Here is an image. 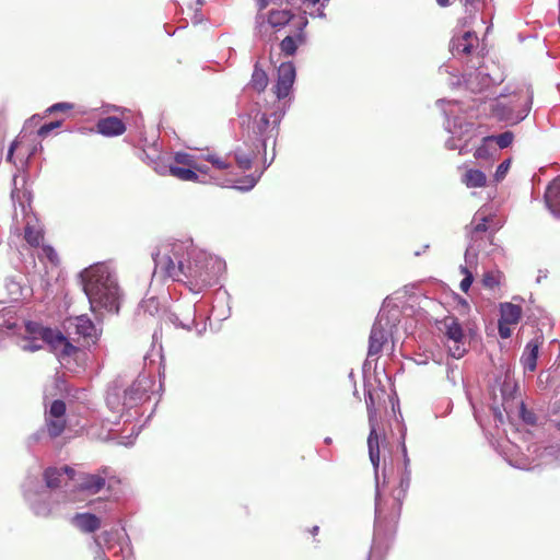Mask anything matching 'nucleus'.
Wrapping results in <instances>:
<instances>
[{"instance_id":"1","label":"nucleus","mask_w":560,"mask_h":560,"mask_svg":"<svg viewBox=\"0 0 560 560\" xmlns=\"http://www.w3.org/2000/svg\"><path fill=\"white\" fill-rule=\"evenodd\" d=\"M153 260L155 275L184 282L194 293L217 284L225 270L223 259L197 248L191 240L162 244Z\"/></svg>"},{"instance_id":"2","label":"nucleus","mask_w":560,"mask_h":560,"mask_svg":"<svg viewBox=\"0 0 560 560\" xmlns=\"http://www.w3.org/2000/svg\"><path fill=\"white\" fill-rule=\"evenodd\" d=\"M296 71L293 62H282L278 67L277 82L272 88L275 100L264 104L257 103L256 114L248 128L247 138L256 143L258 153H266L269 143L272 152H276V142L279 135V126L289 108V98L295 81Z\"/></svg>"},{"instance_id":"3","label":"nucleus","mask_w":560,"mask_h":560,"mask_svg":"<svg viewBox=\"0 0 560 560\" xmlns=\"http://www.w3.org/2000/svg\"><path fill=\"white\" fill-rule=\"evenodd\" d=\"M80 279L93 313H118L120 291L108 265L94 264L80 272Z\"/></svg>"},{"instance_id":"4","label":"nucleus","mask_w":560,"mask_h":560,"mask_svg":"<svg viewBox=\"0 0 560 560\" xmlns=\"http://www.w3.org/2000/svg\"><path fill=\"white\" fill-rule=\"evenodd\" d=\"M411 469L404 470L399 486L390 497L384 498L381 493L378 479L376 480L375 494V523L372 552L382 548L383 540L395 532L397 521L400 516L401 505L410 487Z\"/></svg>"},{"instance_id":"5","label":"nucleus","mask_w":560,"mask_h":560,"mask_svg":"<svg viewBox=\"0 0 560 560\" xmlns=\"http://www.w3.org/2000/svg\"><path fill=\"white\" fill-rule=\"evenodd\" d=\"M20 329H23L24 334L18 345L24 351H37L47 343L61 363L68 362L71 358L77 359L81 353L80 348L72 345L60 331L45 328L34 322L24 323Z\"/></svg>"},{"instance_id":"6","label":"nucleus","mask_w":560,"mask_h":560,"mask_svg":"<svg viewBox=\"0 0 560 560\" xmlns=\"http://www.w3.org/2000/svg\"><path fill=\"white\" fill-rule=\"evenodd\" d=\"M151 386L152 381L147 374H139L132 381L119 376L108 386L106 404L113 412L122 416L143 401Z\"/></svg>"},{"instance_id":"7","label":"nucleus","mask_w":560,"mask_h":560,"mask_svg":"<svg viewBox=\"0 0 560 560\" xmlns=\"http://www.w3.org/2000/svg\"><path fill=\"white\" fill-rule=\"evenodd\" d=\"M494 221L495 217L487 213L482 208L474 214L470 224L466 228L469 243L465 252V261L468 265L476 266L479 253L492 244L493 235L500 229L499 222Z\"/></svg>"},{"instance_id":"8","label":"nucleus","mask_w":560,"mask_h":560,"mask_svg":"<svg viewBox=\"0 0 560 560\" xmlns=\"http://www.w3.org/2000/svg\"><path fill=\"white\" fill-rule=\"evenodd\" d=\"M533 92L522 86L509 94H501L492 107L493 115L501 121L515 125L524 120L532 108Z\"/></svg>"},{"instance_id":"9","label":"nucleus","mask_w":560,"mask_h":560,"mask_svg":"<svg viewBox=\"0 0 560 560\" xmlns=\"http://www.w3.org/2000/svg\"><path fill=\"white\" fill-rule=\"evenodd\" d=\"M443 104L448 105V108L442 107V110L446 117V130L452 135L445 145L448 150H458L464 154L468 151V141L474 135V124L455 114L459 109L457 102L438 101V105Z\"/></svg>"},{"instance_id":"10","label":"nucleus","mask_w":560,"mask_h":560,"mask_svg":"<svg viewBox=\"0 0 560 560\" xmlns=\"http://www.w3.org/2000/svg\"><path fill=\"white\" fill-rule=\"evenodd\" d=\"M256 143L253 140H249V138H246V140L237 145V148L233 151V156L236 162V165L238 168L243 171H248L253 167L254 162L260 156L262 166L258 171L256 170L253 174L246 176L243 180H241V185L237 186V189L243 191L250 190L260 179L262 173L267 167L270 166L272 161L275 160L276 152H272V156L269 162H267L266 153H258L256 150Z\"/></svg>"},{"instance_id":"11","label":"nucleus","mask_w":560,"mask_h":560,"mask_svg":"<svg viewBox=\"0 0 560 560\" xmlns=\"http://www.w3.org/2000/svg\"><path fill=\"white\" fill-rule=\"evenodd\" d=\"M95 560H130L132 546L125 530L110 529L95 538Z\"/></svg>"},{"instance_id":"12","label":"nucleus","mask_w":560,"mask_h":560,"mask_svg":"<svg viewBox=\"0 0 560 560\" xmlns=\"http://www.w3.org/2000/svg\"><path fill=\"white\" fill-rule=\"evenodd\" d=\"M389 313H392L390 316L386 315L385 307L383 306L375 323L372 326L368 350V355L370 358L377 355L382 351L384 343L388 339V335L390 332L389 328L396 324L399 311L394 308L389 311Z\"/></svg>"},{"instance_id":"13","label":"nucleus","mask_w":560,"mask_h":560,"mask_svg":"<svg viewBox=\"0 0 560 560\" xmlns=\"http://www.w3.org/2000/svg\"><path fill=\"white\" fill-rule=\"evenodd\" d=\"M63 327L69 336H77L78 340H82L85 346L96 345L102 328L97 327L88 315L69 317L65 320Z\"/></svg>"},{"instance_id":"14","label":"nucleus","mask_w":560,"mask_h":560,"mask_svg":"<svg viewBox=\"0 0 560 560\" xmlns=\"http://www.w3.org/2000/svg\"><path fill=\"white\" fill-rule=\"evenodd\" d=\"M24 499L32 512L39 517H48L52 511L46 491L37 478L28 477L23 485Z\"/></svg>"},{"instance_id":"15","label":"nucleus","mask_w":560,"mask_h":560,"mask_svg":"<svg viewBox=\"0 0 560 560\" xmlns=\"http://www.w3.org/2000/svg\"><path fill=\"white\" fill-rule=\"evenodd\" d=\"M112 469L107 466H104L94 472H75L73 470V475H71L70 480L74 482V486L80 491L89 494H96L105 488L106 480L112 476Z\"/></svg>"},{"instance_id":"16","label":"nucleus","mask_w":560,"mask_h":560,"mask_svg":"<svg viewBox=\"0 0 560 560\" xmlns=\"http://www.w3.org/2000/svg\"><path fill=\"white\" fill-rule=\"evenodd\" d=\"M441 330L446 338V346L450 354L455 359H460L465 352V335L458 320L454 317H446L443 323Z\"/></svg>"},{"instance_id":"17","label":"nucleus","mask_w":560,"mask_h":560,"mask_svg":"<svg viewBox=\"0 0 560 560\" xmlns=\"http://www.w3.org/2000/svg\"><path fill=\"white\" fill-rule=\"evenodd\" d=\"M292 18L293 14L290 10H271L267 16L264 13H257L255 18V34L260 38H265L268 35L269 27H283Z\"/></svg>"},{"instance_id":"18","label":"nucleus","mask_w":560,"mask_h":560,"mask_svg":"<svg viewBox=\"0 0 560 560\" xmlns=\"http://www.w3.org/2000/svg\"><path fill=\"white\" fill-rule=\"evenodd\" d=\"M527 456L532 457L533 460H539L537 464L527 469L539 466L540 464H551L553 460L560 459V445L541 446L537 443L527 446Z\"/></svg>"},{"instance_id":"19","label":"nucleus","mask_w":560,"mask_h":560,"mask_svg":"<svg viewBox=\"0 0 560 560\" xmlns=\"http://www.w3.org/2000/svg\"><path fill=\"white\" fill-rule=\"evenodd\" d=\"M465 83L469 91L479 93L494 84L495 80L483 67H479L466 75Z\"/></svg>"},{"instance_id":"20","label":"nucleus","mask_w":560,"mask_h":560,"mask_svg":"<svg viewBox=\"0 0 560 560\" xmlns=\"http://www.w3.org/2000/svg\"><path fill=\"white\" fill-rule=\"evenodd\" d=\"M541 345V337H536L526 343L521 358L525 371L534 372L536 370L538 352Z\"/></svg>"},{"instance_id":"21","label":"nucleus","mask_w":560,"mask_h":560,"mask_svg":"<svg viewBox=\"0 0 560 560\" xmlns=\"http://www.w3.org/2000/svg\"><path fill=\"white\" fill-rule=\"evenodd\" d=\"M478 38L474 32L467 31L462 36L453 37L451 42V51L453 56L468 55L471 52Z\"/></svg>"},{"instance_id":"22","label":"nucleus","mask_w":560,"mask_h":560,"mask_svg":"<svg viewBox=\"0 0 560 560\" xmlns=\"http://www.w3.org/2000/svg\"><path fill=\"white\" fill-rule=\"evenodd\" d=\"M544 199L550 212L555 217L560 218V176L548 185Z\"/></svg>"},{"instance_id":"23","label":"nucleus","mask_w":560,"mask_h":560,"mask_svg":"<svg viewBox=\"0 0 560 560\" xmlns=\"http://www.w3.org/2000/svg\"><path fill=\"white\" fill-rule=\"evenodd\" d=\"M196 310L195 306H187L185 310H176L167 315V320L175 327L190 330L191 325L195 323Z\"/></svg>"},{"instance_id":"24","label":"nucleus","mask_w":560,"mask_h":560,"mask_svg":"<svg viewBox=\"0 0 560 560\" xmlns=\"http://www.w3.org/2000/svg\"><path fill=\"white\" fill-rule=\"evenodd\" d=\"M71 475H73V469L69 466H63L62 468L48 467L44 471V480L47 488L55 489L63 483L65 476L70 479Z\"/></svg>"},{"instance_id":"25","label":"nucleus","mask_w":560,"mask_h":560,"mask_svg":"<svg viewBox=\"0 0 560 560\" xmlns=\"http://www.w3.org/2000/svg\"><path fill=\"white\" fill-rule=\"evenodd\" d=\"M96 128L101 135L107 137L119 136L126 130L122 120L114 116L100 119Z\"/></svg>"},{"instance_id":"26","label":"nucleus","mask_w":560,"mask_h":560,"mask_svg":"<svg viewBox=\"0 0 560 560\" xmlns=\"http://www.w3.org/2000/svg\"><path fill=\"white\" fill-rule=\"evenodd\" d=\"M72 524L83 533H94L101 527V520L91 513H78L72 518Z\"/></svg>"},{"instance_id":"27","label":"nucleus","mask_w":560,"mask_h":560,"mask_svg":"<svg viewBox=\"0 0 560 560\" xmlns=\"http://www.w3.org/2000/svg\"><path fill=\"white\" fill-rule=\"evenodd\" d=\"M380 434L377 433V429L370 430V434L368 436V448H369V457L374 468L375 479L378 478V466H380Z\"/></svg>"},{"instance_id":"28","label":"nucleus","mask_w":560,"mask_h":560,"mask_svg":"<svg viewBox=\"0 0 560 560\" xmlns=\"http://www.w3.org/2000/svg\"><path fill=\"white\" fill-rule=\"evenodd\" d=\"M155 171L159 174H165L168 172L172 176L184 180V182H197L198 180V174L190 167H180V166H163L161 168L155 167Z\"/></svg>"},{"instance_id":"29","label":"nucleus","mask_w":560,"mask_h":560,"mask_svg":"<svg viewBox=\"0 0 560 560\" xmlns=\"http://www.w3.org/2000/svg\"><path fill=\"white\" fill-rule=\"evenodd\" d=\"M522 316V307L513 303H501L500 304V319L503 323L515 325L518 323Z\"/></svg>"},{"instance_id":"30","label":"nucleus","mask_w":560,"mask_h":560,"mask_svg":"<svg viewBox=\"0 0 560 560\" xmlns=\"http://www.w3.org/2000/svg\"><path fill=\"white\" fill-rule=\"evenodd\" d=\"M462 182L468 187V188H480L485 187L487 184V176L486 174L480 170L469 168L467 170L463 177Z\"/></svg>"},{"instance_id":"31","label":"nucleus","mask_w":560,"mask_h":560,"mask_svg":"<svg viewBox=\"0 0 560 560\" xmlns=\"http://www.w3.org/2000/svg\"><path fill=\"white\" fill-rule=\"evenodd\" d=\"M305 43V34L298 33L295 36H287L280 43V50L285 56H293L298 47Z\"/></svg>"},{"instance_id":"32","label":"nucleus","mask_w":560,"mask_h":560,"mask_svg":"<svg viewBox=\"0 0 560 560\" xmlns=\"http://www.w3.org/2000/svg\"><path fill=\"white\" fill-rule=\"evenodd\" d=\"M268 82L267 73L256 63L250 79V86L257 92H262L267 88Z\"/></svg>"},{"instance_id":"33","label":"nucleus","mask_w":560,"mask_h":560,"mask_svg":"<svg viewBox=\"0 0 560 560\" xmlns=\"http://www.w3.org/2000/svg\"><path fill=\"white\" fill-rule=\"evenodd\" d=\"M46 432L49 438L55 439L59 436L66 428V419L46 417Z\"/></svg>"},{"instance_id":"34","label":"nucleus","mask_w":560,"mask_h":560,"mask_svg":"<svg viewBox=\"0 0 560 560\" xmlns=\"http://www.w3.org/2000/svg\"><path fill=\"white\" fill-rule=\"evenodd\" d=\"M8 296L11 301H18L25 296L24 289L20 281L15 278H8L4 283Z\"/></svg>"},{"instance_id":"35","label":"nucleus","mask_w":560,"mask_h":560,"mask_svg":"<svg viewBox=\"0 0 560 560\" xmlns=\"http://www.w3.org/2000/svg\"><path fill=\"white\" fill-rule=\"evenodd\" d=\"M7 329L14 334L18 328V319L14 317L13 311L10 308H2L0 314V330Z\"/></svg>"},{"instance_id":"36","label":"nucleus","mask_w":560,"mask_h":560,"mask_svg":"<svg viewBox=\"0 0 560 560\" xmlns=\"http://www.w3.org/2000/svg\"><path fill=\"white\" fill-rule=\"evenodd\" d=\"M513 138L514 136L511 131H505L498 136L485 137L482 141L486 143L495 142L500 149H505L513 142Z\"/></svg>"},{"instance_id":"37","label":"nucleus","mask_w":560,"mask_h":560,"mask_svg":"<svg viewBox=\"0 0 560 560\" xmlns=\"http://www.w3.org/2000/svg\"><path fill=\"white\" fill-rule=\"evenodd\" d=\"M25 240L31 246H38L43 240V232L28 221L25 226Z\"/></svg>"},{"instance_id":"38","label":"nucleus","mask_w":560,"mask_h":560,"mask_svg":"<svg viewBox=\"0 0 560 560\" xmlns=\"http://www.w3.org/2000/svg\"><path fill=\"white\" fill-rule=\"evenodd\" d=\"M516 415L523 420L526 424H535L536 416L533 411L528 410L523 401H520L517 405V409L515 410Z\"/></svg>"},{"instance_id":"39","label":"nucleus","mask_w":560,"mask_h":560,"mask_svg":"<svg viewBox=\"0 0 560 560\" xmlns=\"http://www.w3.org/2000/svg\"><path fill=\"white\" fill-rule=\"evenodd\" d=\"M66 404L62 400H55L50 405L49 410L46 412V417L61 418L65 419Z\"/></svg>"},{"instance_id":"40","label":"nucleus","mask_w":560,"mask_h":560,"mask_svg":"<svg viewBox=\"0 0 560 560\" xmlns=\"http://www.w3.org/2000/svg\"><path fill=\"white\" fill-rule=\"evenodd\" d=\"M201 158L205 161L211 163L213 167H215L217 170H220V171L228 170L231 166V164L225 159H223L217 154L201 155Z\"/></svg>"},{"instance_id":"41","label":"nucleus","mask_w":560,"mask_h":560,"mask_svg":"<svg viewBox=\"0 0 560 560\" xmlns=\"http://www.w3.org/2000/svg\"><path fill=\"white\" fill-rule=\"evenodd\" d=\"M197 156L189 154L187 152H176L174 155V160L177 164L185 165L187 167L192 168L196 165Z\"/></svg>"},{"instance_id":"42","label":"nucleus","mask_w":560,"mask_h":560,"mask_svg":"<svg viewBox=\"0 0 560 560\" xmlns=\"http://www.w3.org/2000/svg\"><path fill=\"white\" fill-rule=\"evenodd\" d=\"M472 266L468 265L466 261H465V266H460V271L465 275L464 279L460 281V290L464 291V292H467L469 290V288L471 287V283H472V280H474V277H472V272L469 270V268H471Z\"/></svg>"},{"instance_id":"43","label":"nucleus","mask_w":560,"mask_h":560,"mask_svg":"<svg viewBox=\"0 0 560 560\" xmlns=\"http://www.w3.org/2000/svg\"><path fill=\"white\" fill-rule=\"evenodd\" d=\"M39 257L47 258L52 265L58 264V255L51 246L44 245L40 248Z\"/></svg>"},{"instance_id":"44","label":"nucleus","mask_w":560,"mask_h":560,"mask_svg":"<svg viewBox=\"0 0 560 560\" xmlns=\"http://www.w3.org/2000/svg\"><path fill=\"white\" fill-rule=\"evenodd\" d=\"M500 275L498 272H486L482 278V283L489 289H493L499 285Z\"/></svg>"},{"instance_id":"45","label":"nucleus","mask_w":560,"mask_h":560,"mask_svg":"<svg viewBox=\"0 0 560 560\" xmlns=\"http://www.w3.org/2000/svg\"><path fill=\"white\" fill-rule=\"evenodd\" d=\"M511 162L510 160L503 161L499 166L497 167L494 177L497 182H500L504 178L505 174L508 173L510 168Z\"/></svg>"},{"instance_id":"46","label":"nucleus","mask_w":560,"mask_h":560,"mask_svg":"<svg viewBox=\"0 0 560 560\" xmlns=\"http://www.w3.org/2000/svg\"><path fill=\"white\" fill-rule=\"evenodd\" d=\"M72 108H73V104L67 103V102H60V103H56V104L51 105L50 107H48L46 112L49 114H52L56 112L70 110Z\"/></svg>"},{"instance_id":"47","label":"nucleus","mask_w":560,"mask_h":560,"mask_svg":"<svg viewBox=\"0 0 560 560\" xmlns=\"http://www.w3.org/2000/svg\"><path fill=\"white\" fill-rule=\"evenodd\" d=\"M61 126V121H51L48 124L43 125L37 133L39 137H46L50 131Z\"/></svg>"},{"instance_id":"48","label":"nucleus","mask_w":560,"mask_h":560,"mask_svg":"<svg viewBox=\"0 0 560 560\" xmlns=\"http://www.w3.org/2000/svg\"><path fill=\"white\" fill-rule=\"evenodd\" d=\"M512 324L503 323L502 320H499V335L501 338L506 339L511 337L512 330L510 328Z\"/></svg>"},{"instance_id":"49","label":"nucleus","mask_w":560,"mask_h":560,"mask_svg":"<svg viewBox=\"0 0 560 560\" xmlns=\"http://www.w3.org/2000/svg\"><path fill=\"white\" fill-rule=\"evenodd\" d=\"M46 433H47V432H46V430H45V429H40V430L36 431L35 433H33V434L28 438V440H27V444H28V446H31V445H33V444H36V443L40 442V441L44 439V436H45V434H46Z\"/></svg>"},{"instance_id":"50","label":"nucleus","mask_w":560,"mask_h":560,"mask_svg":"<svg viewBox=\"0 0 560 560\" xmlns=\"http://www.w3.org/2000/svg\"><path fill=\"white\" fill-rule=\"evenodd\" d=\"M370 430L377 429V412L376 408L368 409Z\"/></svg>"},{"instance_id":"51","label":"nucleus","mask_w":560,"mask_h":560,"mask_svg":"<svg viewBox=\"0 0 560 560\" xmlns=\"http://www.w3.org/2000/svg\"><path fill=\"white\" fill-rule=\"evenodd\" d=\"M141 307L145 308V311H149L150 314H153V311H158V301L153 298L149 299L141 304Z\"/></svg>"},{"instance_id":"52","label":"nucleus","mask_w":560,"mask_h":560,"mask_svg":"<svg viewBox=\"0 0 560 560\" xmlns=\"http://www.w3.org/2000/svg\"><path fill=\"white\" fill-rule=\"evenodd\" d=\"M488 144H489V143H486V142L483 141L482 145H480L479 148H477V150H476V152H475V156H476L477 159H485V158H487V155H488L487 145H488Z\"/></svg>"},{"instance_id":"53","label":"nucleus","mask_w":560,"mask_h":560,"mask_svg":"<svg viewBox=\"0 0 560 560\" xmlns=\"http://www.w3.org/2000/svg\"><path fill=\"white\" fill-rule=\"evenodd\" d=\"M365 404H366V410L375 408V401L373 398V394L371 390H368L364 395Z\"/></svg>"},{"instance_id":"54","label":"nucleus","mask_w":560,"mask_h":560,"mask_svg":"<svg viewBox=\"0 0 560 560\" xmlns=\"http://www.w3.org/2000/svg\"><path fill=\"white\" fill-rule=\"evenodd\" d=\"M192 170L197 173L207 174L209 172V167L202 163H199V161H196V165L192 167Z\"/></svg>"},{"instance_id":"55","label":"nucleus","mask_w":560,"mask_h":560,"mask_svg":"<svg viewBox=\"0 0 560 560\" xmlns=\"http://www.w3.org/2000/svg\"><path fill=\"white\" fill-rule=\"evenodd\" d=\"M256 1V4H257V8H258V13H261L262 10H265L271 0H255Z\"/></svg>"},{"instance_id":"56","label":"nucleus","mask_w":560,"mask_h":560,"mask_svg":"<svg viewBox=\"0 0 560 560\" xmlns=\"http://www.w3.org/2000/svg\"><path fill=\"white\" fill-rule=\"evenodd\" d=\"M402 453H404V470L410 469V459L407 455V450L405 444L402 445Z\"/></svg>"},{"instance_id":"57","label":"nucleus","mask_w":560,"mask_h":560,"mask_svg":"<svg viewBox=\"0 0 560 560\" xmlns=\"http://www.w3.org/2000/svg\"><path fill=\"white\" fill-rule=\"evenodd\" d=\"M476 0H460L467 12H471L470 7L474 5Z\"/></svg>"},{"instance_id":"58","label":"nucleus","mask_w":560,"mask_h":560,"mask_svg":"<svg viewBox=\"0 0 560 560\" xmlns=\"http://www.w3.org/2000/svg\"><path fill=\"white\" fill-rule=\"evenodd\" d=\"M503 408H504V411L506 412L508 417L511 418L512 415L514 413V411L512 410V408L510 406V402L509 401H504Z\"/></svg>"},{"instance_id":"59","label":"nucleus","mask_w":560,"mask_h":560,"mask_svg":"<svg viewBox=\"0 0 560 560\" xmlns=\"http://www.w3.org/2000/svg\"><path fill=\"white\" fill-rule=\"evenodd\" d=\"M15 147H16V142H12V144L9 148L8 155H7L8 161L12 160Z\"/></svg>"},{"instance_id":"60","label":"nucleus","mask_w":560,"mask_h":560,"mask_svg":"<svg viewBox=\"0 0 560 560\" xmlns=\"http://www.w3.org/2000/svg\"><path fill=\"white\" fill-rule=\"evenodd\" d=\"M303 1L307 2V3L312 4V5H315L320 0H303ZM328 2H329V0H323L320 7H325Z\"/></svg>"},{"instance_id":"61","label":"nucleus","mask_w":560,"mask_h":560,"mask_svg":"<svg viewBox=\"0 0 560 560\" xmlns=\"http://www.w3.org/2000/svg\"><path fill=\"white\" fill-rule=\"evenodd\" d=\"M324 8L325 7H322V8L317 9L316 13L313 14V16L320 18V19L326 18V14L324 12Z\"/></svg>"},{"instance_id":"62","label":"nucleus","mask_w":560,"mask_h":560,"mask_svg":"<svg viewBox=\"0 0 560 560\" xmlns=\"http://www.w3.org/2000/svg\"><path fill=\"white\" fill-rule=\"evenodd\" d=\"M381 551V548H377L374 552L372 550L370 551L369 560H377L375 559L378 552Z\"/></svg>"},{"instance_id":"63","label":"nucleus","mask_w":560,"mask_h":560,"mask_svg":"<svg viewBox=\"0 0 560 560\" xmlns=\"http://www.w3.org/2000/svg\"><path fill=\"white\" fill-rule=\"evenodd\" d=\"M307 23H308L307 20L303 19V21L301 22L300 27H299V33H304L303 31L306 27Z\"/></svg>"},{"instance_id":"64","label":"nucleus","mask_w":560,"mask_h":560,"mask_svg":"<svg viewBox=\"0 0 560 560\" xmlns=\"http://www.w3.org/2000/svg\"><path fill=\"white\" fill-rule=\"evenodd\" d=\"M436 2H438V4H439L440 7H443V8H445V7H448V5H450V0H436Z\"/></svg>"}]
</instances>
